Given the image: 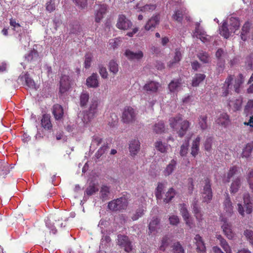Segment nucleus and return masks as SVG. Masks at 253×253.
<instances>
[{"label":"nucleus","mask_w":253,"mask_h":253,"mask_svg":"<svg viewBox=\"0 0 253 253\" xmlns=\"http://www.w3.org/2000/svg\"><path fill=\"white\" fill-rule=\"evenodd\" d=\"M99 103V100L97 97L91 99L88 110L84 116V122H89L97 114V108Z\"/></svg>","instance_id":"1"},{"label":"nucleus","mask_w":253,"mask_h":253,"mask_svg":"<svg viewBox=\"0 0 253 253\" xmlns=\"http://www.w3.org/2000/svg\"><path fill=\"white\" fill-rule=\"evenodd\" d=\"M244 207L241 204H238V211L242 216H245V212L247 214H251L253 211V203L248 194L244 196Z\"/></svg>","instance_id":"2"},{"label":"nucleus","mask_w":253,"mask_h":253,"mask_svg":"<svg viewBox=\"0 0 253 253\" xmlns=\"http://www.w3.org/2000/svg\"><path fill=\"white\" fill-rule=\"evenodd\" d=\"M127 206V199L125 196H122L109 202L108 207L112 211H118L125 210Z\"/></svg>","instance_id":"3"},{"label":"nucleus","mask_w":253,"mask_h":253,"mask_svg":"<svg viewBox=\"0 0 253 253\" xmlns=\"http://www.w3.org/2000/svg\"><path fill=\"white\" fill-rule=\"evenodd\" d=\"M203 182L204 184L202 192L203 201L208 203L212 200L213 196L211 180L209 177H206Z\"/></svg>","instance_id":"4"},{"label":"nucleus","mask_w":253,"mask_h":253,"mask_svg":"<svg viewBox=\"0 0 253 253\" xmlns=\"http://www.w3.org/2000/svg\"><path fill=\"white\" fill-rule=\"evenodd\" d=\"M136 113L131 107L126 106L124 108L122 114V120L125 123H131L135 121Z\"/></svg>","instance_id":"5"},{"label":"nucleus","mask_w":253,"mask_h":253,"mask_svg":"<svg viewBox=\"0 0 253 253\" xmlns=\"http://www.w3.org/2000/svg\"><path fill=\"white\" fill-rule=\"evenodd\" d=\"M221 221L223 222L221 225V228L224 234L228 239H232L234 238L235 234L232 230V226L231 223L227 221V219L224 217L221 218Z\"/></svg>","instance_id":"6"},{"label":"nucleus","mask_w":253,"mask_h":253,"mask_svg":"<svg viewBox=\"0 0 253 253\" xmlns=\"http://www.w3.org/2000/svg\"><path fill=\"white\" fill-rule=\"evenodd\" d=\"M132 25V23L131 21L128 19L125 15L122 14L119 16L116 24V26L118 29L127 30L129 29Z\"/></svg>","instance_id":"7"},{"label":"nucleus","mask_w":253,"mask_h":253,"mask_svg":"<svg viewBox=\"0 0 253 253\" xmlns=\"http://www.w3.org/2000/svg\"><path fill=\"white\" fill-rule=\"evenodd\" d=\"M118 244L120 246L124 248L126 252L129 253L132 250V245L128 237L125 235L118 236Z\"/></svg>","instance_id":"8"},{"label":"nucleus","mask_w":253,"mask_h":253,"mask_svg":"<svg viewBox=\"0 0 253 253\" xmlns=\"http://www.w3.org/2000/svg\"><path fill=\"white\" fill-rule=\"evenodd\" d=\"M160 21V15L157 14L153 15L150 19L148 20L144 26V28L146 31H153L159 24Z\"/></svg>","instance_id":"9"},{"label":"nucleus","mask_w":253,"mask_h":253,"mask_svg":"<svg viewBox=\"0 0 253 253\" xmlns=\"http://www.w3.org/2000/svg\"><path fill=\"white\" fill-rule=\"evenodd\" d=\"M160 84L155 81H149L143 86V89L148 94L156 93L158 91Z\"/></svg>","instance_id":"10"},{"label":"nucleus","mask_w":253,"mask_h":253,"mask_svg":"<svg viewBox=\"0 0 253 253\" xmlns=\"http://www.w3.org/2000/svg\"><path fill=\"white\" fill-rule=\"evenodd\" d=\"M215 122L219 126L226 127L230 125L231 120L229 116L226 113H222L217 117Z\"/></svg>","instance_id":"11"},{"label":"nucleus","mask_w":253,"mask_h":253,"mask_svg":"<svg viewBox=\"0 0 253 253\" xmlns=\"http://www.w3.org/2000/svg\"><path fill=\"white\" fill-rule=\"evenodd\" d=\"M107 10V6L106 4H103L98 5L95 12V21L99 23L104 17Z\"/></svg>","instance_id":"12"},{"label":"nucleus","mask_w":253,"mask_h":253,"mask_svg":"<svg viewBox=\"0 0 253 253\" xmlns=\"http://www.w3.org/2000/svg\"><path fill=\"white\" fill-rule=\"evenodd\" d=\"M196 246V251L198 253H206V248L202 237L199 234L196 235L194 239Z\"/></svg>","instance_id":"13"},{"label":"nucleus","mask_w":253,"mask_h":253,"mask_svg":"<svg viewBox=\"0 0 253 253\" xmlns=\"http://www.w3.org/2000/svg\"><path fill=\"white\" fill-rule=\"evenodd\" d=\"M70 87V78L66 75H62L60 81L59 91L61 93L66 92Z\"/></svg>","instance_id":"14"},{"label":"nucleus","mask_w":253,"mask_h":253,"mask_svg":"<svg viewBox=\"0 0 253 253\" xmlns=\"http://www.w3.org/2000/svg\"><path fill=\"white\" fill-rule=\"evenodd\" d=\"M190 125L191 123L186 120H183L180 123L179 126V128L176 130L179 137L182 138L186 134L190 127Z\"/></svg>","instance_id":"15"},{"label":"nucleus","mask_w":253,"mask_h":253,"mask_svg":"<svg viewBox=\"0 0 253 253\" xmlns=\"http://www.w3.org/2000/svg\"><path fill=\"white\" fill-rule=\"evenodd\" d=\"M140 142L137 139L131 140L129 144V150L131 156L136 155L140 150Z\"/></svg>","instance_id":"16"},{"label":"nucleus","mask_w":253,"mask_h":253,"mask_svg":"<svg viewBox=\"0 0 253 253\" xmlns=\"http://www.w3.org/2000/svg\"><path fill=\"white\" fill-rule=\"evenodd\" d=\"M197 203V201H195L193 203V212L198 222V224L201 225L204 220L203 214L200 209L198 207Z\"/></svg>","instance_id":"17"},{"label":"nucleus","mask_w":253,"mask_h":253,"mask_svg":"<svg viewBox=\"0 0 253 253\" xmlns=\"http://www.w3.org/2000/svg\"><path fill=\"white\" fill-rule=\"evenodd\" d=\"M183 121L182 115H178L169 119V122L170 127L174 130H177L180 123Z\"/></svg>","instance_id":"18"},{"label":"nucleus","mask_w":253,"mask_h":253,"mask_svg":"<svg viewBox=\"0 0 253 253\" xmlns=\"http://www.w3.org/2000/svg\"><path fill=\"white\" fill-rule=\"evenodd\" d=\"M233 80V76L232 75H229L226 78L224 84H223L222 92V96H226L229 93V89H231V83Z\"/></svg>","instance_id":"19"},{"label":"nucleus","mask_w":253,"mask_h":253,"mask_svg":"<svg viewBox=\"0 0 253 253\" xmlns=\"http://www.w3.org/2000/svg\"><path fill=\"white\" fill-rule=\"evenodd\" d=\"M126 56L130 60H140L143 57V53L142 51H138L137 52H134L130 50H126L125 53Z\"/></svg>","instance_id":"20"},{"label":"nucleus","mask_w":253,"mask_h":253,"mask_svg":"<svg viewBox=\"0 0 253 253\" xmlns=\"http://www.w3.org/2000/svg\"><path fill=\"white\" fill-rule=\"evenodd\" d=\"M52 112L56 120H61L63 116V109L59 104H56L53 106Z\"/></svg>","instance_id":"21"},{"label":"nucleus","mask_w":253,"mask_h":253,"mask_svg":"<svg viewBox=\"0 0 253 253\" xmlns=\"http://www.w3.org/2000/svg\"><path fill=\"white\" fill-rule=\"evenodd\" d=\"M98 75L96 73H93L91 76L86 79V85L89 87L96 88L99 86Z\"/></svg>","instance_id":"22"},{"label":"nucleus","mask_w":253,"mask_h":253,"mask_svg":"<svg viewBox=\"0 0 253 253\" xmlns=\"http://www.w3.org/2000/svg\"><path fill=\"white\" fill-rule=\"evenodd\" d=\"M42 126L45 129L49 130L52 128V125L50 120V116L48 114H43L41 120Z\"/></svg>","instance_id":"23"},{"label":"nucleus","mask_w":253,"mask_h":253,"mask_svg":"<svg viewBox=\"0 0 253 253\" xmlns=\"http://www.w3.org/2000/svg\"><path fill=\"white\" fill-rule=\"evenodd\" d=\"M253 150V142L248 143L243 147L241 153L242 158H248L251 155Z\"/></svg>","instance_id":"24"},{"label":"nucleus","mask_w":253,"mask_h":253,"mask_svg":"<svg viewBox=\"0 0 253 253\" xmlns=\"http://www.w3.org/2000/svg\"><path fill=\"white\" fill-rule=\"evenodd\" d=\"M176 165L177 163L175 160H171L163 171L164 175L168 176L171 174L175 169Z\"/></svg>","instance_id":"25"},{"label":"nucleus","mask_w":253,"mask_h":253,"mask_svg":"<svg viewBox=\"0 0 253 253\" xmlns=\"http://www.w3.org/2000/svg\"><path fill=\"white\" fill-rule=\"evenodd\" d=\"M39 55L38 52L35 49L30 51L25 56V60L28 62L33 63L38 60Z\"/></svg>","instance_id":"26"},{"label":"nucleus","mask_w":253,"mask_h":253,"mask_svg":"<svg viewBox=\"0 0 253 253\" xmlns=\"http://www.w3.org/2000/svg\"><path fill=\"white\" fill-rule=\"evenodd\" d=\"M251 23L249 21H247L242 27L241 33V38L244 41L247 40L248 34L251 29Z\"/></svg>","instance_id":"27"},{"label":"nucleus","mask_w":253,"mask_h":253,"mask_svg":"<svg viewBox=\"0 0 253 253\" xmlns=\"http://www.w3.org/2000/svg\"><path fill=\"white\" fill-rule=\"evenodd\" d=\"M200 140V137L198 136L195 140L193 141L191 154L194 157H195L199 153Z\"/></svg>","instance_id":"28"},{"label":"nucleus","mask_w":253,"mask_h":253,"mask_svg":"<svg viewBox=\"0 0 253 253\" xmlns=\"http://www.w3.org/2000/svg\"><path fill=\"white\" fill-rule=\"evenodd\" d=\"M241 185V178L239 177H237L235 178L232 182L231 186L230 187V192L231 194H234L237 193Z\"/></svg>","instance_id":"29"},{"label":"nucleus","mask_w":253,"mask_h":253,"mask_svg":"<svg viewBox=\"0 0 253 253\" xmlns=\"http://www.w3.org/2000/svg\"><path fill=\"white\" fill-rule=\"evenodd\" d=\"M185 14V10L182 9H175L174 13L172 15V19L177 22L181 23L184 15Z\"/></svg>","instance_id":"30"},{"label":"nucleus","mask_w":253,"mask_h":253,"mask_svg":"<svg viewBox=\"0 0 253 253\" xmlns=\"http://www.w3.org/2000/svg\"><path fill=\"white\" fill-rule=\"evenodd\" d=\"M216 238L219 241L220 245L226 253H231L230 246L221 235H216Z\"/></svg>","instance_id":"31"},{"label":"nucleus","mask_w":253,"mask_h":253,"mask_svg":"<svg viewBox=\"0 0 253 253\" xmlns=\"http://www.w3.org/2000/svg\"><path fill=\"white\" fill-rule=\"evenodd\" d=\"M21 78L25 80L26 85L29 88L35 90L38 89L34 81L30 77L29 74L27 73L25 74L23 76L21 77Z\"/></svg>","instance_id":"32"},{"label":"nucleus","mask_w":253,"mask_h":253,"mask_svg":"<svg viewBox=\"0 0 253 253\" xmlns=\"http://www.w3.org/2000/svg\"><path fill=\"white\" fill-rule=\"evenodd\" d=\"M10 172V166L6 163H2L0 165V179L5 178Z\"/></svg>","instance_id":"33"},{"label":"nucleus","mask_w":253,"mask_h":253,"mask_svg":"<svg viewBox=\"0 0 253 253\" xmlns=\"http://www.w3.org/2000/svg\"><path fill=\"white\" fill-rule=\"evenodd\" d=\"M182 57V54L180 49L176 48L175 50V54L173 58L169 62L168 65L169 67H172L176 63H178Z\"/></svg>","instance_id":"34"},{"label":"nucleus","mask_w":253,"mask_h":253,"mask_svg":"<svg viewBox=\"0 0 253 253\" xmlns=\"http://www.w3.org/2000/svg\"><path fill=\"white\" fill-rule=\"evenodd\" d=\"M227 26V22L224 21L219 29L220 34L225 39H228L230 37V33H231V31H229Z\"/></svg>","instance_id":"35"},{"label":"nucleus","mask_w":253,"mask_h":253,"mask_svg":"<svg viewBox=\"0 0 253 253\" xmlns=\"http://www.w3.org/2000/svg\"><path fill=\"white\" fill-rule=\"evenodd\" d=\"M198 125L201 129L204 130L208 128V117L206 115H202L198 118Z\"/></svg>","instance_id":"36"},{"label":"nucleus","mask_w":253,"mask_h":253,"mask_svg":"<svg viewBox=\"0 0 253 253\" xmlns=\"http://www.w3.org/2000/svg\"><path fill=\"white\" fill-rule=\"evenodd\" d=\"M194 34L197 38L199 39L202 42H204L208 40L207 35L205 32L201 31V30L200 29L199 24L197 25L195 30Z\"/></svg>","instance_id":"37"},{"label":"nucleus","mask_w":253,"mask_h":253,"mask_svg":"<svg viewBox=\"0 0 253 253\" xmlns=\"http://www.w3.org/2000/svg\"><path fill=\"white\" fill-rule=\"evenodd\" d=\"M206 78V75L203 74H196L193 78L192 85L194 87L198 86Z\"/></svg>","instance_id":"38"},{"label":"nucleus","mask_w":253,"mask_h":253,"mask_svg":"<svg viewBox=\"0 0 253 253\" xmlns=\"http://www.w3.org/2000/svg\"><path fill=\"white\" fill-rule=\"evenodd\" d=\"M153 131L157 134H160L165 132V126L164 123L163 121H160L156 123L153 126Z\"/></svg>","instance_id":"39"},{"label":"nucleus","mask_w":253,"mask_h":253,"mask_svg":"<svg viewBox=\"0 0 253 253\" xmlns=\"http://www.w3.org/2000/svg\"><path fill=\"white\" fill-rule=\"evenodd\" d=\"M230 29L231 30V32H235L236 30H237L240 25V22L239 18L231 17L230 19Z\"/></svg>","instance_id":"40"},{"label":"nucleus","mask_w":253,"mask_h":253,"mask_svg":"<svg viewBox=\"0 0 253 253\" xmlns=\"http://www.w3.org/2000/svg\"><path fill=\"white\" fill-rule=\"evenodd\" d=\"M243 75L242 74H239L238 78L235 79L233 84V88L236 92L239 93L240 86L243 83Z\"/></svg>","instance_id":"41"},{"label":"nucleus","mask_w":253,"mask_h":253,"mask_svg":"<svg viewBox=\"0 0 253 253\" xmlns=\"http://www.w3.org/2000/svg\"><path fill=\"white\" fill-rule=\"evenodd\" d=\"M89 94L86 91L83 92L80 96V106L85 107L88 102Z\"/></svg>","instance_id":"42"},{"label":"nucleus","mask_w":253,"mask_h":253,"mask_svg":"<svg viewBox=\"0 0 253 253\" xmlns=\"http://www.w3.org/2000/svg\"><path fill=\"white\" fill-rule=\"evenodd\" d=\"M237 171L238 167L237 166H234L231 167L225 177L226 182H229L231 178L237 173Z\"/></svg>","instance_id":"43"},{"label":"nucleus","mask_w":253,"mask_h":253,"mask_svg":"<svg viewBox=\"0 0 253 253\" xmlns=\"http://www.w3.org/2000/svg\"><path fill=\"white\" fill-rule=\"evenodd\" d=\"M175 194V190L173 188H170L166 194V197L164 199V202L169 203L174 197Z\"/></svg>","instance_id":"44"},{"label":"nucleus","mask_w":253,"mask_h":253,"mask_svg":"<svg viewBox=\"0 0 253 253\" xmlns=\"http://www.w3.org/2000/svg\"><path fill=\"white\" fill-rule=\"evenodd\" d=\"M160 223V219L158 218H153L150 221L149 225V232L152 233L153 231H155L159 226Z\"/></svg>","instance_id":"45"},{"label":"nucleus","mask_w":253,"mask_h":253,"mask_svg":"<svg viewBox=\"0 0 253 253\" xmlns=\"http://www.w3.org/2000/svg\"><path fill=\"white\" fill-rule=\"evenodd\" d=\"M156 149L161 153H166L168 149V145L165 143H163L161 141H157L155 143Z\"/></svg>","instance_id":"46"},{"label":"nucleus","mask_w":253,"mask_h":253,"mask_svg":"<svg viewBox=\"0 0 253 253\" xmlns=\"http://www.w3.org/2000/svg\"><path fill=\"white\" fill-rule=\"evenodd\" d=\"M242 104V99L241 98L236 99L235 100L230 101L229 105L232 106L234 111L240 110Z\"/></svg>","instance_id":"47"},{"label":"nucleus","mask_w":253,"mask_h":253,"mask_svg":"<svg viewBox=\"0 0 253 253\" xmlns=\"http://www.w3.org/2000/svg\"><path fill=\"white\" fill-rule=\"evenodd\" d=\"M179 208L180 211L183 219L186 220V219L189 218L190 214L187 209L186 204L184 203L179 204Z\"/></svg>","instance_id":"48"},{"label":"nucleus","mask_w":253,"mask_h":253,"mask_svg":"<svg viewBox=\"0 0 253 253\" xmlns=\"http://www.w3.org/2000/svg\"><path fill=\"white\" fill-rule=\"evenodd\" d=\"M165 187L164 184L162 183L159 182L156 189L155 193V196L157 200H161L162 198V192Z\"/></svg>","instance_id":"49"},{"label":"nucleus","mask_w":253,"mask_h":253,"mask_svg":"<svg viewBox=\"0 0 253 253\" xmlns=\"http://www.w3.org/2000/svg\"><path fill=\"white\" fill-rule=\"evenodd\" d=\"M109 70L114 75L116 74L119 71L118 64L114 60H112L109 64Z\"/></svg>","instance_id":"50"},{"label":"nucleus","mask_w":253,"mask_h":253,"mask_svg":"<svg viewBox=\"0 0 253 253\" xmlns=\"http://www.w3.org/2000/svg\"><path fill=\"white\" fill-rule=\"evenodd\" d=\"M181 84V80L172 81L169 84V88L171 92L176 91Z\"/></svg>","instance_id":"51"},{"label":"nucleus","mask_w":253,"mask_h":253,"mask_svg":"<svg viewBox=\"0 0 253 253\" xmlns=\"http://www.w3.org/2000/svg\"><path fill=\"white\" fill-rule=\"evenodd\" d=\"M171 240L168 236H165L161 241V245L160 247V250L164 251L166 248L169 245Z\"/></svg>","instance_id":"52"},{"label":"nucleus","mask_w":253,"mask_h":253,"mask_svg":"<svg viewBox=\"0 0 253 253\" xmlns=\"http://www.w3.org/2000/svg\"><path fill=\"white\" fill-rule=\"evenodd\" d=\"M98 191V189L94 184L89 185L86 189L85 191V195L87 196H91L95 194Z\"/></svg>","instance_id":"53"},{"label":"nucleus","mask_w":253,"mask_h":253,"mask_svg":"<svg viewBox=\"0 0 253 253\" xmlns=\"http://www.w3.org/2000/svg\"><path fill=\"white\" fill-rule=\"evenodd\" d=\"M244 235L250 244L253 247V231L246 229L244 232Z\"/></svg>","instance_id":"54"},{"label":"nucleus","mask_w":253,"mask_h":253,"mask_svg":"<svg viewBox=\"0 0 253 253\" xmlns=\"http://www.w3.org/2000/svg\"><path fill=\"white\" fill-rule=\"evenodd\" d=\"M144 209L143 207L139 208L136 211L135 213L133 214L131 217V219L134 221L137 220L139 217L142 216L144 214Z\"/></svg>","instance_id":"55"},{"label":"nucleus","mask_w":253,"mask_h":253,"mask_svg":"<svg viewBox=\"0 0 253 253\" xmlns=\"http://www.w3.org/2000/svg\"><path fill=\"white\" fill-rule=\"evenodd\" d=\"M224 205L226 212H228L229 213L232 212L233 207L229 197H228L226 198L224 202Z\"/></svg>","instance_id":"56"},{"label":"nucleus","mask_w":253,"mask_h":253,"mask_svg":"<svg viewBox=\"0 0 253 253\" xmlns=\"http://www.w3.org/2000/svg\"><path fill=\"white\" fill-rule=\"evenodd\" d=\"M100 192L102 199L105 200L110 193V188L109 187L104 185L101 187Z\"/></svg>","instance_id":"57"},{"label":"nucleus","mask_w":253,"mask_h":253,"mask_svg":"<svg viewBox=\"0 0 253 253\" xmlns=\"http://www.w3.org/2000/svg\"><path fill=\"white\" fill-rule=\"evenodd\" d=\"M173 253H184V250L179 242H176L172 246Z\"/></svg>","instance_id":"58"},{"label":"nucleus","mask_w":253,"mask_h":253,"mask_svg":"<svg viewBox=\"0 0 253 253\" xmlns=\"http://www.w3.org/2000/svg\"><path fill=\"white\" fill-rule=\"evenodd\" d=\"M92 59V55L90 53H87L85 55L84 62V66L86 69H88L90 67Z\"/></svg>","instance_id":"59"},{"label":"nucleus","mask_w":253,"mask_h":253,"mask_svg":"<svg viewBox=\"0 0 253 253\" xmlns=\"http://www.w3.org/2000/svg\"><path fill=\"white\" fill-rule=\"evenodd\" d=\"M198 56L199 59L204 63H208L209 61V56L208 54L206 52H200L199 53Z\"/></svg>","instance_id":"60"},{"label":"nucleus","mask_w":253,"mask_h":253,"mask_svg":"<svg viewBox=\"0 0 253 253\" xmlns=\"http://www.w3.org/2000/svg\"><path fill=\"white\" fill-rule=\"evenodd\" d=\"M253 65V57L252 55L248 56L245 59V66L247 69H251Z\"/></svg>","instance_id":"61"},{"label":"nucleus","mask_w":253,"mask_h":253,"mask_svg":"<svg viewBox=\"0 0 253 253\" xmlns=\"http://www.w3.org/2000/svg\"><path fill=\"white\" fill-rule=\"evenodd\" d=\"M55 9V5L54 1L52 0H50L46 3V10L49 12L54 11Z\"/></svg>","instance_id":"62"},{"label":"nucleus","mask_w":253,"mask_h":253,"mask_svg":"<svg viewBox=\"0 0 253 253\" xmlns=\"http://www.w3.org/2000/svg\"><path fill=\"white\" fill-rule=\"evenodd\" d=\"M253 108V100L250 99L248 101L246 105L245 106V109H244L245 113H246V115H248V114L250 113L251 110Z\"/></svg>","instance_id":"63"},{"label":"nucleus","mask_w":253,"mask_h":253,"mask_svg":"<svg viewBox=\"0 0 253 253\" xmlns=\"http://www.w3.org/2000/svg\"><path fill=\"white\" fill-rule=\"evenodd\" d=\"M248 181L250 188L253 190V170L252 169L248 175Z\"/></svg>","instance_id":"64"}]
</instances>
